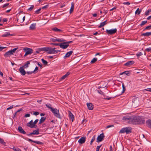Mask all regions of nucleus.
<instances>
[{
  "instance_id": "nucleus-1",
  "label": "nucleus",
  "mask_w": 151,
  "mask_h": 151,
  "mask_svg": "<svg viewBox=\"0 0 151 151\" xmlns=\"http://www.w3.org/2000/svg\"><path fill=\"white\" fill-rule=\"evenodd\" d=\"M129 123L134 124H143L145 121L144 119L139 116H130Z\"/></svg>"
},
{
  "instance_id": "nucleus-2",
  "label": "nucleus",
  "mask_w": 151,
  "mask_h": 151,
  "mask_svg": "<svg viewBox=\"0 0 151 151\" xmlns=\"http://www.w3.org/2000/svg\"><path fill=\"white\" fill-rule=\"evenodd\" d=\"M132 128L130 127H127L125 128H122L120 131V133H126L127 134H129L132 132Z\"/></svg>"
},
{
  "instance_id": "nucleus-3",
  "label": "nucleus",
  "mask_w": 151,
  "mask_h": 151,
  "mask_svg": "<svg viewBox=\"0 0 151 151\" xmlns=\"http://www.w3.org/2000/svg\"><path fill=\"white\" fill-rule=\"evenodd\" d=\"M51 111L55 116L60 119H61L59 109H57L56 108H54Z\"/></svg>"
},
{
  "instance_id": "nucleus-4",
  "label": "nucleus",
  "mask_w": 151,
  "mask_h": 151,
  "mask_svg": "<svg viewBox=\"0 0 151 151\" xmlns=\"http://www.w3.org/2000/svg\"><path fill=\"white\" fill-rule=\"evenodd\" d=\"M23 50L26 52L24 56H25L31 54L33 52V50L32 49L28 47L24 48Z\"/></svg>"
},
{
  "instance_id": "nucleus-5",
  "label": "nucleus",
  "mask_w": 151,
  "mask_h": 151,
  "mask_svg": "<svg viewBox=\"0 0 151 151\" xmlns=\"http://www.w3.org/2000/svg\"><path fill=\"white\" fill-rule=\"evenodd\" d=\"M117 31V29H114L108 30L107 29L106 31V32L108 35H112L115 34L116 32Z\"/></svg>"
},
{
  "instance_id": "nucleus-6",
  "label": "nucleus",
  "mask_w": 151,
  "mask_h": 151,
  "mask_svg": "<svg viewBox=\"0 0 151 151\" xmlns=\"http://www.w3.org/2000/svg\"><path fill=\"white\" fill-rule=\"evenodd\" d=\"M50 40L53 42H55L57 41L58 42H63L65 41V40L63 39H57L55 37V38H51Z\"/></svg>"
},
{
  "instance_id": "nucleus-7",
  "label": "nucleus",
  "mask_w": 151,
  "mask_h": 151,
  "mask_svg": "<svg viewBox=\"0 0 151 151\" xmlns=\"http://www.w3.org/2000/svg\"><path fill=\"white\" fill-rule=\"evenodd\" d=\"M104 137L103 133L101 134L97 137L96 142H101L103 139Z\"/></svg>"
},
{
  "instance_id": "nucleus-8",
  "label": "nucleus",
  "mask_w": 151,
  "mask_h": 151,
  "mask_svg": "<svg viewBox=\"0 0 151 151\" xmlns=\"http://www.w3.org/2000/svg\"><path fill=\"white\" fill-rule=\"evenodd\" d=\"M69 45L66 43L65 42H64L61 43H60L59 46L60 47L63 49H65L68 47Z\"/></svg>"
},
{
  "instance_id": "nucleus-9",
  "label": "nucleus",
  "mask_w": 151,
  "mask_h": 151,
  "mask_svg": "<svg viewBox=\"0 0 151 151\" xmlns=\"http://www.w3.org/2000/svg\"><path fill=\"white\" fill-rule=\"evenodd\" d=\"M47 51L48 53L49 54H54V50L55 49V47H47Z\"/></svg>"
},
{
  "instance_id": "nucleus-10",
  "label": "nucleus",
  "mask_w": 151,
  "mask_h": 151,
  "mask_svg": "<svg viewBox=\"0 0 151 151\" xmlns=\"http://www.w3.org/2000/svg\"><path fill=\"white\" fill-rule=\"evenodd\" d=\"M39 129H38L36 130H34L32 132H31L29 134H27V135L28 136H30L32 135H38L39 134Z\"/></svg>"
},
{
  "instance_id": "nucleus-11",
  "label": "nucleus",
  "mask_w": 151,
  "mask_h": 151,
  "mask_svg": "<svg viewBox=\"0 0 151 151\" xmlns=\"http://www.w3.org/2000/svg\"><path fill=\"white\" fill-rule=\"evenodd\" d=\"M24 68L23 67H21L19 69V71L20 73L23 76L25 75L26 73V72L25 71Z\"/></svg>"
},
{
  "instance_id": "nucleus-12",
  "label": "nucleus",
  "mask_w": 151,
  "mask_h": 151,
  "mask_svg": "<svg viewBox=\"0 0 151 151\" xmlns=\"http://www.w3.org/2000/svg\"><path fill=\"white\" fill-rule=\"evenodd\" d=\"M86 138L84 137H81L78 140V142L81 144L84 143L86 140Z\"/></svg>"
},
{
  "instance_id": "nucleus-13",
  "label": "nucleus",
  "mask_w": 151,
  "mask_h": 151,
  "mask_svg": "<svg viewBox=\"0 0 151 151\" xmlns=\"http://www.w3.org/2000/svg\"><path fill=\"white\" fill-rule=\"evenodd\" d=\"M87 106L88 107V109L90 110H92L93 109V104L91 103H87Z\"/></svg>"
},
{
  "instance_id": "nucleus-14",
  "label": "nucleus",
  "mask_w": 151,
  "mask_h": 151,
  "mask_svg": "<svg viewBox=\"0 0 151 151\" xmlns=\"http://www.w3.org/2000/svg\"><path fill=\"white\" fill-rule=\"evenodd\" d=\"M18 130L19 132L23 134H25L26 133V132L23 129L22 127L20 126H19L18 128Z\"/></svg>"
},
{
  "instance_id": "nucleus-15",
  "label": "nucleus",
  "mask_w": 151,
  "mask_h": 151,
  "mask_svg": "<svg viewBox=\"0 0 151 151\" xmlns=\"http://www.w3.org/2000/svg\"><path fill=\"white\" fill-rule=\"evenodd\" d=\"M73 53V51H70L69 52H67L65 54V55L64 56V59L66 58L67 57H69Z\"/></svg>"
},
{
  "instance_id": "nucleus-16",
  "label": "nucleus",
  "mask_w": 151,
  "mask_h": 151,
  "mask_svg": "<svg viewBox=\"0 0 151 151\" xmlns=\"http://www.w3.org/2000/svg\"><path fill=\"white\" fill-rule=\"evenodd\" d=\"M134 63V62L133 61H129L124 64V65L129 66L133 64Z\"/></svg>"
},
{
  "instance_id": "nucleus-17",
  "label": "nucleus",
  "mask_w": 151,
  "mask_h": 151,
  "mask_svg": "<svg viewBox=\"0 0 151 151\" xmlns=\"http://www.w3.org/2000/svg\"><path fill=\"white\" fill-rule=\"evenodd\" d=\"M38 121L39 120L38 119H36L35 121L33 122L32 125H30V126H29V127L31 128L33 127L36 128L37 126V125H35L37 123Z\"/></svg>"
},
{
  "instance_id": "nucleus-18",
  "label": "nucleus",
  "mask_w": 151,
  "mask_h": 151,
  "mask_svg": "<svg viewBox=\"0 0 151 151\" xmlns=\"http://www.w3.org/2000/svg\"><path fill=\"white\" fill-rule=\"evenodd\" d=\"M13 55V53H12V52L11 50H9L6 52L4 54V56L5 57H8L9 55Z\"/></svg>"
},
{
  "instance_id": "nucleus-19",
  "label": "nucleus",
  "mask_w": 151,
  "mask_h": 151,
  "mask_svg": "<svg viewBox=\"0 0 151 151\" xmlns=\"http://www.w3.org/2000/svg\"><path fill=\"white\" fill-rule=\"evenodd\" d=\"M68 114H69V116L70 118H71L72 119V122H73L74 118V116L73 114H72V113L70 111H68Z\"/></svg>"
},
{
  "instance_id": "nucleus-20",
  "label": "nucleus",
  "mask_w": 151,
  "mask_h": 151,
  "mask_svg": "<svg viewBox=\"0 0 151 151\" xmlns=\"http://www.w3.org/2000/svg\"><path fill=\"white\" fill-rule=\"evenodd\" d=\"M28 141H29V142H34L35 143H36V144H40V145H41L42 144H43V143L40 141H34L33 140H32V139H29L28 140Z\"/></svg>"
},
{
  "instance_id": "nucleus-21",
  "label": "nucleus",
  "mask_w": 151,
  "mask_h": 151,
  "mask_svg": "<svg viewBox=\"0 0 151 151\" xmlns=\"http://www.w3.org/2000/svg\"><path fill=\"white\" fill-rule=\"evenodd\" d=\"M13 35L11 34H10V33L9 32H6L3 35L1 36L3 37H7L9 36H12Z\"/></svg>"
},
{
  "instance_id": "nucleus-22",
  "label": "nucleus",
  "mask_w": 151,
  "mask_h": 151,
  "mask_svg": "<svg viewBox=\"0 0 151 151\" xmlns=\"http://www.w3.org/2000/svg\"><path fill=\"white\" fill-rule=\"evenodd\" d=\"M52 29L55 32H61L62 30L60 29H59L57 27H55L53 28Z\"/></svg>"
},
{
  "instance_id": "nucleus-23",
  "label": "nucleus",
  "mask_w": 151,
  "mask_h": 151,
  "mask_svg": "<svg viewBox=\"0 0 151 151\" xmlns=\"http://www.w3.org/2000/svg\"><path fill=\"white\" fill-rule=\"evenodd\" d=\"M146 123L148 127L151 128V120L150 119L148 120L146 122Z\"/></svg>"
},
{
  "instance_id": "nucleus-24",
  "label": "nucleus",
  "mask_w": 151,
  "mask_h": 151,
  "mask_svg": "<svg viewBox=\"0 0 151 151\" xmlns=\"http://www.w3.org/2000/svg\"><path fill=\"white\" fill-rule=\"evenodd\" d=\"M151 35V32H147L145 33H143L141 34L142 36H146L147 37Z\"/></svg>"
},
{
  "instance_id": "nucleus-25",
  "label": "nucleus",
  "mask_w": 151,
  "mask_h": 151,
  "mask_svg": "<svg viewBox=\"0 0 151 151\" xmlns=\"http://www.w3.org/2000/svg\"><path fill=\"white\" fill-rule=\"evenodd\" d=\"M36 24L35 23L32 24L30 26L29 29L30 30H34L35 29Z\"/></svg>"
},
{
  "instance_id": "nucleus-26",
  "label": "nucleus",
  "mask_w": 151,
  "mask_h": 151,
  "mask_svg": "<svg viewBox=\"0 0 151 151\" xmlns=\"http://www.w3.org/2000/svg\"><path fill=\"white\" fill-rule=\"evenodd\" d=\"M106 22L107 20H106L103 22L101 23L100 24V25L98 26V27L101 28L104 26L106 24Z\"/></svg>"
},
{
  "instance_id": "nucleus-27",
  "label": "nucleus",
  "mask_w": 151,
  "mask_h": 151,
  "mask_svg": "<svg viewBox=\"0 0 151 151\" xmlns=\"http://www.w3.org/2000/svg\"><path fill=\"white\" fill-rule=\"evenodd\" d=\"M130 118V116L128 117L127 116H125L122 118V120L124 121H128V123H129V121Z\"/></svg>"
},
{
  "instance_id": "nucleus-28",
  "label": "nucleus",
  "mask_w": 151,
  "mask_h": 151,
  "mask_svg": "<svg viewBox=\"0 0 151 151\" xmlns=\"http://www.w3.org/2000/svg\"><path fill=\"white\" fill-rule=\"evenodd\" d=\"M46 106L48 108L50 109V111H51L52 109H54V108H53L52 107V105L51 104H46Z\"/></svg>"
},
{
  "instance_id": "nucleus-29",
  "label": "nucleus",
  "mask_w": 151,
  "mask_h": 151,
  "mask_svg": "<svg viewBox=\"0 0 151 151\" xmlns=\"http://www.w3.org/2000/svg\"><path fill=\"white\" fill-rule=\"evenodd\" d=\"M46 118L44 117H42L41 118L39 122V124H41L43 123L46 119Z\"/></svg>"
},
{
  "instance_id": "nucleus-30",
  "label": "nucleus",
  "mask_w": 151,
  "mask_h": 151,
  "mask_svg": "<svg viewBox=\"0 0 151 151\" xmlns=\"http://www.w3.org/2000/svg\"><path fill=\"white\" fill-rule=\"evenodd\" d=\"M30 63V62L29 61H28L27 63L23 65V67L24 68H26L28 67V65Z\"/></svg>"
},
{
  "instance_id": "nucleus-31",
  "label": "nucleus",
  "mask_w": 151,
  "mask_h": 151,
  "mask_svg": "<svg viewBox=\"0 0 151 151\" xmlns=\"http://www.w3.org/2000/svg\"><path fill=\"white\" fill-rule=\"evenodd\" d=\"M74 8V4L73 2L71 3V6L70 9V13H71L73 12Z\"/></svg>"
},
{
  "instance_id": "nucleus-32",
  "label": "nucleus",
  "mask_w": 151,
  "mask_h": 151,
  "mask_svg": "<svg viewBox=\"0 0 151 151\" xmlns=\"http://www.w3.org/2000/svg\"><path fill=\"white\" fill-rule=\"evenodd\" d=\"M41 51H47V47L39 48Z\"/></svg>"
},
{
  "instance_id": "nucleus-33",
  "label": "nucleus",
  "mask_w": 151,
  "mask_h": 151,
  "mask_svg": "<svg viewBox=\"0 0 151 151\" xmlns=\"http://www.w3.org/2000/svg\"><path fill=\"white\" fill-rule=\"evenodd\" d=\"M0 143L4 145H5L6 142L4 141V140L0 138Z\"/></svg>"
},
{
  "instance_id": "nucleus-34",
  "label": "nucleus",
  "mask_w": 151,
  "mask_h": 151,
  "mask_svg": "<svg viewBox=\"0 0 151 151\" xmlns=\"http://www.w3.org/2000/svg\"><path fill=\"white\" fill-rule=\"evenodd\" d=\"M141 11V9L140 10L138 8L135 11V14H137L139 15L140 14Z\"/></svg>"
},
{
  "instance_id": "nucleus-35",
  "label": "nucleus",
  "mask_w": 151,
  "mask_h": 151,
  "mask_svg": "<svg viewBox=\"0 0 151 151\" xmlns=\"http://www.w3.org/2000/svg\"><path fill=\"white\" fill-rule=\"evenodd\" d=\"M122 86L123 88V90L122 91V94L124 93L126 90L125 87L124 86V83L122 84Z\"/></svg>"
},
{
  "instance_id": "nucleus-36",
  "label": "nucleus",
  "mask_w": 151,
  "mask_h": 151,
  "mask_svg": "<svg viewBox=\"0 0 151 151\" xmlns=\"http://www.w3.org/2000/svg\"><path fill=\"white\" fill-rule=\"evenodd\" d=\"M97 60V58H94L91 61V63H93L96 62Z\"/></svg>"
},
{
  "instance_id": "nucleus-37",
  "label": "nucleus",
  "mask_w": 151,
  "mask_h": 151,
  "mask_svg": "<svg viewBox=\"0 0 151 151\" xmlns=\"http://www.w3.org/2000/svg\"><path fill=\"white\" fill-rule=\"evenodd\" d=\"M33 123V121L32 120L31 121H30L27 124V126L29 127V126H30V125H32Z\"/></svg>"
},
{
  "instance_id": "nucleus-38",
  "label": "nucleus",
  "mask_w": 151,
  "mask_h": 151,
  "mask_svg": "<svg viewBox=\"0 0 151 151\" xmlns=\"http://www.w3.org/2000/svg\"><path fill=\"white\" fill-rule=\"evenodd\" d=\"M147 22V21H144L142 22V23L140 24V25L141 26H142L143 25L145 24Z\"/></svg>"
},
{
  "instance_id": "nucleus-39",
  "label": "nucleus",
  "mask_w": 151,
  "mask_h": 151,
  "mask_svg": "<svg viewBox=\"0 0 151 151\" xmlns=\"http://www.w3.org/2000/svg\"><path fill=\"white\" fill-rule=\"evenodd\" d=\"M41 61L45 65H47V63H48V62L43 59H41Z\"/></svg>"
},
{
  "instance_id": "nucleus-40",
  "label": "nucleus",
  "mask_w": 151,
  "mask_h": 151,
  "mask_svg": "<svg viewBox=\"0 0 151 151\" xmlns=\"http://www.w3.org/2000/svg\"><path fill=\"white\" fill-rule=\"evenodd\" d=\"M151 29V25L146 27L144 29V30H145L147 29Z\"/></svg>"
},
{
  "instance_id": "nucleus-41",
  "label": "nucleus",
  "mask_w": 151,
  "mask_h": 151,
  "mask_svg": "<svg viewBox=\"0 0 151 151\" xmlns=\"http://www.w3.org/2000/svg\"><path fill=\"white\" fill-rule=\"evenodd\" d=\"M18 49V47H17V48H14L12 50H11V51L12 52V53L14 54V53L15 52V51Z\"/></svg>"
},
{
  "instance_id": "nucleus-42",
  "label": "nucleus",
  "mask_w": 151,
  "mask_h": 151,
  "mask_svg": "<svg viewBox=\"0 0 151 151\" xmlns=\"http://www.w3.org/2000/svg\"><path fill=\"white\" fill-rule=\"evenodd\" d=\"M138 102L137 98H134L133 100H132V102L135 103H136Z\"/></svg>"
},
{
  "instance_id": "nucleus-43",
  "label": "nucleus",
  "mask_w": 151,
  "mask_h": 151,
  "mask_svg": "<svg viewBox=\"0 0 151 151\" xmlns=\"http://www.w3.org/2000/svg\"><path fill=\"white\" fill-rule=\"evenodd\" d=\"M124 73H125L127 75L129 73V71H124V72H123L122 73H121L120 74L122 75V74H123Z\"/></svg>"
},
{
  "instance_id": "nucleus-44",
  "label": "nucleus",
  "mask_w": 151,
  "mask_h": 151,
  "mask_svg": "<svg viewBox=\"0 0 151 151\" xmlns=\"http://www.w3.org/2000/svg\"><path fill=\"white\" fill-rule=\"evenodd\" d=\"M95 140V137L94 136L92 137V138L91 140V142H90L91 145H92L93 142Z\"/></svg>"
},
{
  "instance_id": "nucleus-45",
  "label": "nucleus",
  "mask_w": 151,
  "mask_h": 151,
  "mask_svg": "<svg viewBox=\"0 0 151 151\" xmlns=\"http://www.w3.org/2000/svg\"><path fill=\"white\" fill-rule=\"evenodd\" d=\"M151 12V9L148 10L145 12V15L147 16L149 15L150 12Z\"/></svg>"
},
{
  "instance_id": "nucleus-46",
  "label": "nucleus",
  "mask_w": 151,
  "mask_h": 151,
  "mask_svg": "<svg viewBox=\"0 0 151 151\" xmlns=\"http://www.w3.org/2000/svg\"><path fill=\"white\" fill-rule=\"evenodd\" d=\"M136 55L137 57H139V56H140L142 55V52H140L138 53H137L136 54Z\"/></svg>"
},
{
  "instance_id": "nucleus-47",
  "label": "nucleus",
  "mask_w": 151,
  "mask_h": 151,
  "mask_svg": "<svg viewBox=\"0 0 151 151\" xmlns=\"http://www.w3.org/2000/svg\"><path fill=\"white\" fill-rule=\"evenodd\" d=\"M13 149L14 151H21V150L19 148H15L14 147L13 148Z\"/></svg>"
},
{
  "instance_id": "nucleus-48",
  "label": "nucleus",
  "mask_w": 151,
  "mask_h": 151,
  "mask_svg": "<svg viewBox=\"0 0 151 151\" xmlns=\"http://www.w3.org/2000/svg\"><path fill=\"white\" fill-rule=\"evenodd\" d=\"M102 145L97 146L96 148V151H99V149L101 147V146Z\"/></svg>"
},
{
  "instance_id": "nucleus-49",
  "label": "nucleus",
  "mask_w": 151,
  "mask_h": 151,
  "mask_svg": "<svg viewBox=\"0 0 151 151\" xmlns=\"http://www.w3.org/2000/svg\"><path fill=\"white\" fill-rule=\"evenodd\" d=\"M34 6L33 5H32L27 10L28 11H31L32 10V9H33L34 8Z\"/></svg>"
},
{
  "instance_id": "nucleus-50",
  "label": "nucleus",
  "mask_w": 151,
  "mask_h": 151,
  "mask_svg": "<svg viewBox=\"0 0 151 151\" xmlns=\"http://www.w3.org/2000/svg\"><path fill=\"white\" fill-rule=\"evenodd\" d=\"M41 8H40L35 12V13L38 14L40 13V11L41 10Z\"/></svg>"
},
{
  "instance_id": "nucleus-51",
  "label": "nucleus",
  "mask_w": 151,
  "mask_h": 151,
  "mask_svg": "<svg viewBox=\"0 0 151 151\" xmlns=\"http://www.w3.org/2000/svg\"><path fill=\"white\" fill-rule=\"evenodd\" d=\"M67 77L65 75L61 78L60 79L61 80H63L64 79H65Z\"/></svg>"
},
{
  "instance_id": "nucleus-52",
  "label": "nucleus",
  "mask_w": 151,
  "mask_h": 151,
  "mask_svg": "<svg viewBox=\"0 0 151 151\" xmlns=\"http://www.w3.org/2000/svg\"><path fill=\"white\" fill-rule=\"evenodd\" d=\"M48 5H49L48 4L47 5L42 7L41 8V9H46V8H47L48 7Z\"/></svg>"
},
{
  "instance_id": "nucleus-53",
  "label": "nucleus",
  "mask_w": 151,
  "mask_h": 151,
  "mask_svg": "<svg viewBox=\"0 0 151 151\" xmlns=\"http://www.w3.org/2000/svg\"><path fill=\"white\" fill-rule=\"evenodd\" d=\"M151 50V47H149L145 49V51L148 52L150 51Z\"/></svg>"
},
{
  "instance_id": "nucleus-54",
  "label": "nucleus",
  "mask_w": 151,
  "mask_h": 151,
  "mask_svg": "<svg viewBox=\"0 0 151 151\" xmlns=\"http://www.w3.org/2000/svg\"><path fill=\"white\" fill-rule=\"evenodd\" d=\"M9 3H6V4H4L3 6V7L4 8V7H6L7 6H8L9 5Z\"/></svg>"
},
{
  "instance_id": "nucleus-55",
  "label": "nucleus",
  "mask_w": 151,
  "mask_h": 151,
  "mask_svg": "<svg viewBox=\"0 0 151 151\" xmlns=\"http://www.w3.org/2000/svg\"><path fill=\"white\" fill-rule=\"evenodd\" d=\"M39 114V112L35 111L33 113V114L35 115H38Z\"/></svg>"
},
{
  "instance_id": "nucleus-56",
  "label": "nucleus",
  "mask_w": 151,
  "mask_h": 151,
  "mask_svg": "<svg viewBox=\"0 0 151 151\" xmlns=\"http://www.w3.org/2000/svg\"><path fill=\"white\" fill-rule=\"evenodd\" d=\"M114 126V125H109L106 126V128H108L111 127H113Z\"/></svg>"
},
{
  "instance_id": "nucleus-57",
  "label": "nucleus",
  "mask_w": 151,
  "mask_h": 151,
  "mask_svg": "<svg viewBox=\"0 0 151 151\" xmlns=\"http://www.w3.org/2000/svg\"><path fill=\"white\" fill-rule=\"evenodd\" d=\"M50 44L51 45H56V46H58V45L59 46L60 43L58 44V43H51Z\"/></svg>"
},
{
  "instance_id": "nucleus-58",
  "label": "nucleus",
  "mask_w": 151,
  "mask_h": 151,
  "mask_svg": "<svg viewBox=\"0 0 151 151\" xmlns=\"http://www.w3.org/2000/svg\"><path fill=\"white\" fill-rule=\"evenodd\" d=\"M38 67H36V68H35L34 70L33 71V73L35 72L36 71H37L38 70Z\"/></svg>"
},
{
  "instance_id": "nucleus-59",
  "label": "nucleus",
  "mask_w": 151,
  "mask_h": 151,
  "mask_svg": "<svg viewBox=\"0 0 151 151\" xmlns=\"http://www.w3.org/2000/svg\"><path fill=\"white\" fill-rule=\"evenodd\" d=\"M26 73L27 74H28V75H29V74H32V73H33V71H31V72L27 71V72Z\"/></svg>"
},
{
  "instance_id": "nucleus-60",
  "label": "nucleus",
  "mask_w": 151,
  "mask_h": 151,
  "mask_svg": "<svg viewBox=\"0 0 151 151\" xmlns=\"http://www.w3.org/2000/svg\"><path fill=\"white\" fill-rule=\"evenodd\" d=\"M13 107V105H12V106H11L10 107L7 108L6 110H9V109H12Z\"/></svg>"
},
{
  "instance_id": "nucleus-61",
  "label": "nucleus",
  "mask_w": 151,
  "mask_h": 151,
  "mask_svg": "<svg viewBox=\"0 0 151 151\" xmlns=\"http://www.w3.org/2000/svg\"><path fill=\"white\" fill-rule=\"evenodd\" d=\"M6 47H3L0 46V51H2L3 49L6 48Z\"/></svg>"
},
{
  "instance_id": "nucleus-62",
  "label": "nucleus",
  "mask_w": 151,
  "mask_h": 151,
  "mask_svg": "<svg viewBox=\"0 0 151 151\" xmlns=\"http://www.w3.org/2000/svg\"><path fill=\"white\" fill-rule=\"evenodd\" d=\"M30 116V114H26L24 116L25 117H28Z\"/></svg>"
},
{
  "instance_id": "nucleus-63",
  "label": "nucleus",
  "mask_w": 151,
  "mask_h": 151,
  "mask_svg": "<svg viewBox=\"0 0 151 151\" xmlns=\"http://www.w3.org/2000/svg\"><path fill=\"white\" fill-rule=\"evenodd\" d=\"M7 21V19L6 18H4L3 19V22H6Z\"/></svg>"
},
{
  "instance_id": "nucleus-64",
  "label": "nucleus",
  "mask_w": 151,
  "mask_h": 151,
  "mask_svg": "<svg viewBox=\"0 0 151 151\" xmlns=\"http://www.w3.org/2000/svg\"><path fill=\"white\" fill-rule=\"evenodd\" d=\"M147 91L151 92V88H148L146 89Z\"/></svg>"
}]
</instances>
